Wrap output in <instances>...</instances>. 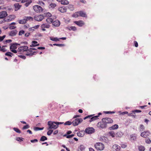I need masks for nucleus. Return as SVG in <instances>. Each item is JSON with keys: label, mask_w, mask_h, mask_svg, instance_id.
Here are the masks:
<instances>
[{"label": "nucleus", "mask_w": 151, "mask_h": 151, "mask_svg": "<svg viewBox=\"0 0 151 151\" xmlns=\"http://www.w3.org/2000/svg\"><path fill=\"white\" fill-rule=\"evenodd\" d=\"M5 55L7 56L11 57L13 55V54L10 52H7L5 53Z\"/></svg>", "instance_id": "obj_43"}, {"label": "nucleus", "mask_w": 151, "mask_h": 151, "mask_svg": "<svg viewBox=\"0 0 151 151\" xmlns=\"http://www.w3.org/2000/svg\"><path fill=\"white\" fill-rule=\"evenodd\" d=\"M29 128V126L28 124H27L26 125L24 126L23 128V129H28Z\"/></svg>", "instance_id": "obj_51"}, {"label": "nucleus", "mask_w": 151, "mask_h": 151, "mask_svg": "<svg viewBox=\"0 0 151 151\" xmlns=\"http://www.w3.org/2000/svg\"><path fill=\"white\" fill-rule=\"evenodd\" d=\"M141 112V110H133L132 111V112H133V113H135V112H137V113H139V112Z\"/></svg>", "instance_id": "obj_56"}, {"label": "nucleus", "mask_w": 151, "mask_h": 151, "mask_svg": "<svg viewBox=\"0 0 151 151\" xmlns=\"http://www.w3.org/2000/svg\"><path fill=\"white\" fill-rule=\"evenodd\" d=\"M5 37L6 36L5 35H3L2 36H0V42L2 41Z\"/></svg>", "instance_id": "obj_55"}, {"label": "nucleus", "mask_w": 151, "mask_h": 151, "mask_svg": "<svg viewBox=\"0 0 151 151\" xmlns=\"http://www.w3.org/2000/svg\"><path fill=\"white\" fill-rule=\"evenodd\" d=\"M72 123L71 122L68 121L66 122L64 124L65 125H70L72 124Z\"/></svg>", "instance_id": "obj_52"}, {"label": "nucleus", "mask_w": 151, "mask_h": 151, "mask_svg": "<svg viewBox=\"0 0 151 151\" xmlns=\"http://www.w3.org/2000/svg\"><path fill=\"white\" fill-rule=\"evenodd\" d=\"M78 12H76L72 15V17H79V15L78 14Z\"/></svg>", "instance_id": "obj_47"}, {"label": "nucleus", "mask_w": 151, "mask_h": 151, "mask_svg": "<svg viewBox=\"0 0 151 151\" xmlns=\"http://www.w3.org/2000/svg\"><path fill=\"white\" fill-rule=\"evenodd\" d=\"M96 126L99 129H103L106 128L107 127V125H106V123L102 119L101 121L98 122Z\"/></svg>", "instance_id": "obj_2"}, {"label": "nucleus", "mask_w": 151, "mask_h": 151, "mask_svg": "<svg viewBox=\"0 0 151 151\" xmlns=\"http://www.w3.org/2000/svg\"><path fill=\"white\" fill-rule=\"evenodd\" d=\"M56 6V5L55 4L52 3L50 4V7L52 8H54Z\"/></svg>", "instance_id": "obj_41"}, {"label": "nucleus", "mask_w": 151, "mask_h": 151, "mask_svg": "<svg viewBox=\"0 0 151 151\" xmlns=\"http://www.w3.org/2000/svg\"><path fill=\"white\" fill-rule=\"evenodd\" d=\"M145 128L144 126L142 124H141L140 126L139 130L140 131H143L144 130Z\"/></svg>", "instance_id": "obj_44"}, {"label": "nucleus", "mask_w": 151, "mask_h": 151, "mask_svg": "<svg viewBox=\"0 0 151 151\" xmlns=\"http://www.w3.org/2000/svg\"><path fill=\"white\" fill-rule=\"evenodd\" d=\"M46 0H39V1L38 2V3L41 5H44V3L42 1H45Z\"/></svg>", "instance_id": "obj_38"}, {"label": "nucleus", "mask_w": 151, "mask_h": 151, "mask_svg": "<svg viewBox=\"0 0 151 151\" xmlns=\"http://www.w3.org/2000/svg\"><path fill=\"white\" fill-rule=\"evenodd\" d=\"M109 134L110 135L113 137H114L115 136V134L114 132L113 131H111L110 132H109Z\"/></svg>", "instance_id": "obj_42"}, {"label": "nucleus", "mask_w": 151, "mask_h": 151, "mask_svg": "<svg viewBox=\"0 0 151 151\" xmlns=\"http://www.w3.org/2000/svg\"><path fill=\"white\" fill-rule=\"evenodd\" d=\"M12 42V40H5L4 42V44L6 43H9Z\"/></svg>", "instance_id": "obj_57"}, {"label": "nucleus", "mask_w": 151, "mask_h": 151, "mask_svg": "<svg viewBox=\"0 0 151 151\" xmlns=\"http://www.w3.org/2000/svg\"><path fill=\"white\" fill-rule=\"evenodd\" d=\"M118 125L117 124H116L110 127L109 129L110 130H114L117 129L118 128Z\"/></svg>", "instance_id": "obj_26"}, {"label": "nucleus", "mask_w": 151, "mask_h": 151, "mask_svg": "<svg viewBox=\"0 0 151 151\" xmlns=\"http://www.w3.org/2000/svg\"><path fill=\"white\" fill-rule=\"evenodd\" d=\"M17 33V31L16 30L12 31L9 33V35L11 36H15Z\"/></svg>", "instance_id": "obj_24"}, {"label": "nucleus", "mask_w": 151, "mask_h": 151, "mask_svg": "<svg viewBox=\"0 0 151 151\" xmlns=\"http://www.w3.org/2000/svg\"><path fill=\"white\" fill-rule=\"evenodd\" d=\"M4 21H6V20H4V19L3 20V19L0 18V24L2 23Z\"/></svg>", "instance_id": "obj_63"}, {"label": "nucleus", "mask_w": 151, "mask_h": 151, "mask_svg": "<svg viewBox=\"0 0 151 151\" xmlns=\"http://www.w3.org/2000/svg\"><path fill=\"white\" fill-rule=\"evenodd\" d=\"M20 44L16 43L11 44L10 47V49L11 51L14 53H17V51L16 49L17 48V46L19 45Z\"/></svg>", "instance_id": "obj_3"}, {"label": "nucleus", "mask_w": 151, "mask_h": 151, "mask_svg": "<svg viewBox=\"0 0 151 151\" xmlns=\"http://www.w3.org/2000/svg\"><path fill=\"white\" fill-rule=\"evenodd\" d=\"M44 14V16H45L47 17H48L49 18L51 17L52 16L51 14L49 12L46 13L45 14Z\"/></svg>", "instance_id": "obj_39"}, {"label": "nucleus", "mask_w": 151, "mask_h": 151, "mask_svg": "<svg viewBox=\"0 0 151 151\" xmlns=\"http://www.w3.org/2000/svg\"><path fill=\"white\" fill-rule=\"evenodd\" d=\"M67 9V8L64 6L59 7L58 8V10L62 13L66 12Z\"/></svg>", "instance_id": "obj_14"}, {"label": "nucleus", "mask_w": 151, "mask_h": 151, "mask_svg": "<svg viewBox=\"0 0 151 151\" xmlns=\"http://www.w3.org/2000/svg\"><path fill=\"white\" fill-rule=\"evenodd\" d=\"M6 51V50L4 46H2L1 48L0 49V51L4 52Z\"/></svg>", "instance_id": "obj_45"}, {"label": "nucleus", "mask_w": 151, "mask_h": 151, "mask_svg": "<svg viewBox=\"0 0 151 151\" xmlns=\"http://www.w3.org/2000/svg\"><path fill=\"white\" fill-rule=\"evenodd\" d=\"M34 18L35 20L40 22L44 18V16L41 14L36 15L35 16Z\"/></svg>", "instance_id": "obj_9"}, {"label": "nucleus", "mask_w": 151, "mask_h": 151, "mask_svg": "<svg viewBox=\"0 0 151 151\" xmlns=\"http://www.w3.org/2000/svg\"><path fill=\"white\" fill-rule=\"evenodd\" d=\"M53 45H56V46H60V47L63 46L64 45L62 44H53Z\"/></svg>", "instance_id": "obj_62"}, {"label": "nucleus", "mask_w": 151, "mask_h": 151, "mask_svg": "<svg viewBox=\"0 0 151 151\" xmlns=\"http://www.w3.org/2000/svg\"><path fill=\"white\" fill-rule=\"evenodd\" d=\"M58 132V130H56L55 131L53 132V134L55 135L57 134Z\"/></svg>", "instance_id": "obj_64"}, {"label": "nucleus", "mask_w": 151, "mask_h": 151, "mask_svg": "<svg viewBox=\"0 0 151 151\" xmlns=\"http://www.w3.org/2000/svg\"><path fill=\"white\" fill-rule=\"evenodd\" d=\"M56 18V17L55 16L54 17L53 19L50 17L46 19V21L48 23H52V22L54 20V19H55Z\"/></svg>", "instance_id": "obj_18"}, {"label": "nucleus", "mask_w": 151, "mask_h": 151, "mask_svg": "<svg viewBox=\"0 0 151 151\" xmlns=\"http://www.w3.org/2000/svg\"><path fill=\"white\" fill-rule=\"evenodd\" d=\"M40 27L39 25H35L32 27L30 28L29 30L30 31H33L35 30V29H37Z\"/></svg>", "instance_id": "obj_21"}, {"label": "nucleus", "mask_w": 151, "mask_h": 151, "mask_svg": "<svg viewBox=\"0 0 151 151\" xmlns=\"http://www.w3.org/2000/svg\"><path fill=\"white\" fill-rule=\"evenodd\" d=\"M32 43V45H30V47H35L39 46V44L38 43V42L36 41H33Z\"/></svg>", "instance_id": "obj_20"}, {"label": "nucleus", "mask_w": 151, "mask_h": 151, "mask_svg": "<svg viewBox=\"0 0 151 151\" xmlns=\"http://www.w3.org/2000/svg\"><path fill=\"white\" fill-rule=\"evenodd\" d=\"M104 121L106 125H107L108 124L111 123L113 122V120L109 118H104L102 119Z\"/></svg>", "instance_id": "obj_10"}, {"label": "nucleus", "mask_w": 151, "mask_h": 151, "mask_svg": "<svg viewBox=\"0 0 151 151\" xmlns=\"http://www.w3.org/2000/svg\"><path fill=\"white\" fill-rule=\"evenodd\" d=\"M28 49V47L27 46H21L19 47L18 48V50L19 52H23L24 51H26V50H28L27 49Z\"/></svg>", "instance_id": "obj_13"}, {"label": "nucleus", "mask_w": 151, "mask_h": 151, "mask_svg": "<svg viewBox=\"0 0 151 151\" xmlns=\"http://www.w3.org/2000/svg\"><path fill=\"white\" fill-rule=\"evenodd\" d=\"M53 132V130H49L47 132V134L49 136L51 135V134Z\"/></svg>", "instance_id": "obj_49"}, {"label": "nucleus", "mask_w": 151, "mask_h": 151, "mask_svg": "<svg viewBox=\"0 0 151 151\" xmlns=\"http://www.w3.org/2000/svg\"><path fill=\"white\" fill-rule=\"evenodd\" d=\"M51 40L53 41H57L59 40L57 38L55 37V38H52L50 39Z\"/></svg>", "instance_id": "obj_58"}, {"label": "nucleus", "mask_w": 151, "mask_h": 151, "mask_svg": "<svg viewBox=\"0 0 151 151\" xmlns=\"http://www.w3.org/2000/svg\"><path fill=\"white\" fill-rule=\"evenodd\" d=\"M61 3L63 5H66L69 4V2L68 0H62Z\"/></svg>", "instance_id": "obj_28"}, {"label": "nucleus", "mask_w": 151, "mask_h": 151, "mask_svg": "<svg viewBox=\"0 0 151 151\" xmlns=\"http://www.w3.org/2000/svg\"><path fill=\"white\" fill-rule=\"evenodd\" d=\"M44 129V127L40 128L38 127H35L34 129L35 131H37L38 130H42Z\"/></svg>", "instance_id": "obj_35"}, {"label": "nucleus", "mask_w": 151, "mask_h": 151, "mask_svg": "<svg viewBox=\"0 0 151 151\" xmlns=\"http://www.w3.org/2000/svg\"><path fill=\"white\" fill-rule=\"evenodd\" d=\"M69 29L70 30H73V31H76V28L75 27L72 26L70 27Z\"/></svg>", "instance_id": "obj_50"}, {"label": "nucleus", "mask_w": 151, "mask_h": 151, "mask_svg": "<svg viewBox=\"0 0 151 151\" xmlns=\"http://www.w3.org/2000/svg\"><path fill=\"white\" fill-rule=\"evenodd\" d=\"M150 133L149 131H146L141 133V136L143 137L146 138L148 136Z\"/></svg>", "instance_id": "obj_11"}, {"label": "nucleus", "mask_w": 151, "mask_h": 151, "mask_svg": "<svg viewBox=\"0 0 151 151\" xmlns=\"http://www.w3.org/2000/svg\"><path fill=\"white\" fill-rule=\"evenodd\" d=\"M83 121V119L81 118H77L73 120L72 122L73 125L74 126L78 125Z\"/></svg>", "instance_id": "obj_7"}, {"label": "nucleus", "mask_w": 151, "mask_h": 151, "mask_svg": "<svg viewBox=\"0 0 151 151\" xmlns=\"http://www.w3.org/2000/svg\"><path fill=\"white\" fill-rule=\"evenodd\" d=\"M77 135L78 137H83L84 135V132L83 131H80L77 132Z\"/></svg>", "instance_id": "obj_22"}, {"label": "nucleus", "mask_w": 151, "mask_h": 151, "mask_svg": "<svg viewBox=\"0 0 151 151\" xmlns=\"http://www.w3.org/2000/svg\"><path fill=\"white\" fill-rule=\"evenodd\" d=\"M74 23L79 27H82L84 24L82 20L75 21Z\"/></svg>", "instance_id": "obj_16"}, {"label": "nucleus", "mask_w": 151, "mask_h": 151, "mask_svg": "<svg viewBox=\"0 0 151 151\" xmlns=\"http://www.w3.org/2000/svg\"><path fill=\"white\" fill-rule=\"evenodd\" d=\"M47 139V137L44 136H42L40 139V140L42 141H44L45 140H46Z\"/></svg>", "instance_id": "obj_37"}, {"label": "nucleus", "mask_w": 151, "mask_h": 151, "mask_svg": "<svg viewBox=\"0 0 151 151\" xmlns=\"http://www.w3.org/2000/svg\"><path fill=\"white\" fill-rule=\"evenodd\" d=\"M134 113L132 112L131 113H129L128 114V115L129 116H134V117H135V116L134 115Z\"/></svg>", "instance_id": "obj_60"}, {"label": "nucleus", "mask_w": 151, "mask_h": 151, "mask_svg": "<svg viewBox=\"0 0 151 151\" xmlns=\"http://www.w3.org/2000/svg\"><path fill=\"white\" fill-rule=\"evenodd\" d=\"M24 139L22 137H17V138L16 139V140H17L18 141L20 142H21L22 141H23Z\"/></svg>", "instance_id": "obj_40"}, {"label": "nucleus", "mask_w": 151, "mask_h": 151, "mask_svg": "<svg viewBox=\"0 0 151 151\" xmlns=\"http://www.w3.org/2000/svg\"><path fill=\"white\" fill-rule=\"evenodd\" d=\"M120 145L121 147L122 148H125L127 147V145L125 144L122 143Z\"/></svg>", "instance_id": "obj_59"}, {"label": "nucleus", "mask_w": 151, "mask_h": 151, "mask_svg": "<svg viewBox=\"0 0 151 151\" xmlns=\"http://www.w3.org/2000/svg\"><path fill=\"white\" fill-rule=\"evenodd\" d=\"M18 22L20 24H23L26 23L27 22V21L25 18H24L23 19L19 20Z\"/></svg>", "instance_id": "obj_29"}, {"label": "nucleus", "mask_w": 151, "mask_h": 151, "mask_svg": "<svg viewBox=\"0 0 151 151\" xmlns=\"http://www.w3.org/2000/svg\"><path fill=\"white\" fill-rule=\"evenodd\" d=\"M145 142L147 143L150 144L151 142V141L149 138H147L145 140Z\"/></svg>", "instance_id": "obj_54"}, {"label": "nucleus", "mask_w": 151, "mask_h": 151, "mask_svg": "<svg viewBox=\"0 0 151 151\" xmlns=\"http://www.w3.org/2000/svg\"><path fill=\"white\" fill-rule=\"evenodd\" d=\"M63 123V122H58L48 121L47 122V124L49 126V129H55L58 127V125L59 124H61Z\"/></svg>", "instance_id": "obj_1"}, {"label": "nucleus", "mask_w": 151, "mask_h": 151, "mask_svg": "<svg viewBox=\"0 0 151 151\" xmlns=\"http://www.w3.org/2000/svg\"><path fill=\"white\" fill-rule=\"evenodd\" d=\"M138 149L139 151H144L145 150V147L142 145L139 146L138 147Z\"/></svg>", "instance_id": "obj_33"}, {"label": "nucleus", "mask_w": 151, "mask_h": 151, "mask_svg": "<svg viewBox=\"0 0 151 151\" xmlns=\"http://www.w3.org/2000/svg\"><path fill=\"white\" fill-rule=\"evenodd\" d=\"M24 31L23 30L20 31L19 33V35H22L24 34Z\"/></svg>", "instance_id": "obj_53"}, {"label": "nucleus", "mask_w": 151, "mask_h": 151, "mask_svg": "<svg viewBox=\"0 0 151 151\" xmlns=\"http://www.w3.org/2000/svg\"><path fill=\"white\" fill-rule=\"evenodd\" d=\"M13 129L15 132L18 133H21L20 130L17 128H14Z\"/></svg>", "instance_id": "obj_46"}, {"label": "nucleus", "mask_w": 151, "mask_h": 151, "mask_svg": "<svg viewBox=\"0 0 151 151\" xmlns=\"http://www.w3.org/2000/svg\"><path fill=\"white\" fill-rule=\"evenodd\" d=\"M52 24L55 27H58L60 24V22L58 20H55L53 21Z\"/></svg>", "instance_id": "obj_17"}, {"label": "nucleus", "mask_w": 151, "mask_h": 151, "mask_svg": "<svg viewBox=\"0 0 151 151\" xmlns=\"http://www.w3.org/2000/svg\"><path fill=\"white\" fill-rule=\"evenodd\" d=\"M78 149L80 151H83L85 150V147L84 145H81L79 147Z\"/></svg>", "instance_id": "obj_31"}, {"label": "nucleus", "mask_w": 151, "mask_h": 151, "mask_svg": "<svg viewBox=\"0 0 151 151\" xmlns=\"http://www.w3.org/2000/svg\"><path fill=\"white\" fill-rule=\"evenodd\" d=\"M113 148L115 149L116 151H119L120 149V147L117 145H115L113 146Z\"/></svg>", "instance_id": "obj_27"}, {"label": "nucleus", "mask_w": 151, "mask_h": 151, "mask_svg": "<svg viewBox=\"0 0 151 151\" xmlns=\"http://www.w3.org/2000/svg\"><path fill=\"white\" fill-rule=\"evenodd\" d=\"M41 28H49L50 26L49 24H43L41 25Z\"/></svg>", "instance_id": "obj_25"}, {"label": "nucleus", "mask_w": 151, "mask_h": 151, "mask_svg": "<svg viewBox=\"0 0 151 151\" xmlns=\"http://www.w3.org/2000/svg\"><path fill=\"white\" fill-rule=\"evenodd\" d=\"M93 115H91L85 117L83 119L85 120L87 118H89V119L88 120V121L89 122H91L93 121H94L96 120H97L98 119V117H99V116H93Z\"/></svg>", "instance_id": "obj_4"}, {"label": "nucleus", "mask_w": 151, "mask_h": 151, "mask_svg": "<svg viewBox=\"0 0 151 151\" xmlns=\"http://www.w3.org/2000/svg\"><path fill=\"white\" fill-rule=\"evenodd\" d=\"M37 50V49H36L35 48H31L30 49H29L28 50H27V52H30V53L29 54H27V55H35V54L36 53L35 52H33L32 50Z\"/></svg>", "instance_id": "obj_15"}, {"label": "nucleus", "mask_w": 151, "mask_h": 151, "mask_svg": "<svg viewBox=\"0 0 151 151\" xmlns=\"http://www.w3.org/2000/svg\"><path fill=\"white\" fill-rule=\"evenodd\" d=\"M95 129L93 127H89L87 128L85 131V132L88 134H91L94 132Z\"/></svg>", "instance_id": "obj_8"}, {"label": "nucleus", "mask_w": 151, "mask_h": 151, "mask_svg": "<svg viewBox=\"0 0 151 151\" xmlns=\"http://www.w3.org/2000/svg\"><path fill=\"white\" fill-rule=\"evenodd\" d=\"M131 139L132 140H135L136 139V137L135 134H132L130 135Z\"/></svg>", "instance_id": "obj_34"}, {"label": "nucleus", "mask_w": 151, "mask_h": 151, "mask_svg": "<svg viewBox=\"0 0 151 151\" xmlns=\"http://www.w3.org/2000/svg\"><path fill=\"white\" fill-rule=\"evenodd\" d=\"M33 9L35 12L37 13H40L43 11V9L40 6L35 5L33 6Z\"/></svg>", "instance_id": "obj_6"}, {"label": "nucleus", "mask_w": 151, "mask_h": 151, "mask_svg": "<svg viewBox=\"0 0 151 151\" xmlns=\"http://www.w3.org/2000/svg\"><path fill=\"white\" fill-rule=\"evenodd\" d=\"M30 142L32 143H34L37 142L38 140L37 139H34L33 140H31Z\"/></svg>", "instance_id": "obj_61"}, {"label": "nucleus", "mask_w": 151, "mask_h": 151, "mask_svg": "<svg viewBox=\"0 0 151 151\" xmlns=\"http://www.w3.org/2000/svg\"><path fill=\"white\" fill-rule=\"evenodd\" d=\"M28 0H15V1L17 2H21L22 3H24L27 1Z\"/></svg>", "instance_id": "obj_48"}, {"label": "nucleus", "mask_w": 151, "mask_h": 151, "mask_svg": "<svg viewBox=\"0 0 151 151\" xmlns=\"http://www.w3.org/2000/svg\"><path fill=\"white\" fill-rule=\"evenodd\" d=\"M14 7H15V10L17 11L21 7V5H20L18 3H16L14 5Z\"/></svg>", "instance_id": "obj_23"}, {"label": "nucleus", "mask_w": 151, "mask_h": 151, "mask_svg": "<svg viewBox=\"0 0 151 151\" xmlns=\"http://www.w3.org/2000/svg\"><path fill=\"white\" fill-rule=\"evenodd\" d=\"M15 23H12L9 26L10 29H14L16 28V27L15 26Z\"/></svg>", "instance_id": "obj_30"}, {"label": "nucleus", "mask_w": 151, "mask_h": 151, "mask_svg": "<svg viewBox=\"0 0 151 151\" xmlns=\"http://www.w3.org/2000/svg\"><path fill=\"white\" fill-rule=\"evenodd\" d=\"M78 14L79 15V17L81 16L83 17H86V13L82 11L78 12Z\"/></svg>", "instance_id": "obj_19"}, {"label": "nucleus", "mask_w": 151, "mask_h": 151, "mask_svg": "<svg viewBox=\"0 0 151 151\" xmlns=\"http://www.w3.org/2000/svg\"><path fill=\"white\" fill-rule=\"evenodd\" d=\"M94 146L97 150H102L104 149V145L101 142L96 143L94 145Z\"/></svg>", "instance_id": "obj_5"}, {"label": "nucleus", "mask_w": 151, "mask_h": 151, "mask_svg": "<svg viewBox=\"0 0 151 151\" xmlns=\"http://www.w3.org/2000/svg\"><path fill=\"white\" fill-rule=\"evenodd\" d=\"M7 15V13L5 11H2L0 12V18L3 19Z\"/></svg>", "instance_id": "obj_12"}, {"label": "nucleus", "mask_w": 151, "mask_h": 151, "mask_svg": "<svg viewBox=\"0 0 151 151\" xmlns=\"http://www.w3.org/2000/svg\"><path fill=\"white\" fill-rule=\"evenodd\" d=\"M24 18H25L27 22L28 20L32 21L33 20V18L31 17H24Z\"/></svg>", "instance_id": "obj_32"}, {"label": "nucleus", "mask_w": 151, "mask_h": 151, "mask_svg": "<svg viewBox=\"0 0 151 151\" xmlns=\"http://www.w3.org/2000/svg\"><path fill=\"white\" fill-rule=\"evenodd\" d=\"M74 134H71L70 135L65 134L63 135L64 137H66L67 138H70L73 137L74 136Z\"/></svg>", "instance_id": "obj_36"}]
</instances>
